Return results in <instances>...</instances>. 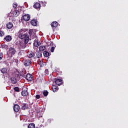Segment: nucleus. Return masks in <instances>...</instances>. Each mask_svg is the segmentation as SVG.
I'll return each mask as SVG.
<instances>
[{"instance_id": "1", "label": "nucleus", "mask_w": 128, "mask_h": 128, "mask_svg": "<svg viewBox=\"0 0 128 128\" xmlns=\"http://www.w3.org/2000/svg\"><path fill=\"white\" fill-rule=\"evenodd\" d=\"M18 38L20 40H24L25 44H28L30 41V36L28 34V30L26 28H22L19 30L18 33Z\"/></svg>"}, {"instance_id": "2", "label": "nucleus", "mask_w": 128, "mask_h": 128, "mask_svg": "<svg viewBox=\"0 0 128 128\" xmlns=\"http://www.w3.org/2000/svg\"><path fill=\"white\" fill-rule=\"evenodd\" d=\"M28 34L30 36V38L29 40H32L34 42V46L36 48H38V46H40V42L38 41V36L36 34V33L34 32L32 30H30L28 31Z\"/></svg>"}, {"instance_id": "3", "label": "nucleus", "mask_w": 128, "mask_h": 128, "mask_svg": "<svg viewBox=\"0 0 128 128\" xmlns=\"http://www.w3.org/2000/svg\"><path fill=\"white\" fill-rule=\"evenodd\" d=\"M26 72H24V73H20L18 72H16L14 74H12V76L10 78V80L12 82V83L14 84H16V82H18V80H20V76L22 78H24L26 76Z\"/></svg>"}, {"instance_id": "4", "label": "nucleus", "mask_w": 128, "mask_h": 128, "mask_svg": "<svg viewBox=\"0 0 128 128\" xmlns=\"http://www.w3.org/2000/svg\"><path fill=\"white\" fill-rule=\"evenodd\" d=\"M16 48H14L11 47L8 50V54L9 56H14V54H16Z\"/></svg>"}, {"instance_id": "5", "label": "nucleus", "mask_w": 128, "mask_h": 128, "mask_svg": "<svg viewBox=\"0 0 128 128\" xmlns=\"http://www.w3.org/2000/svg\"><path fill=\"white\" fill-rule=\"evenodd\" d=\"M22 19L25 20V22H28L30 20V15L28 14H26L22 16Z\"/></svg>"}, {"instance_id": "6", "label": "nucleus", "mask_w": 128, "mask_h": 128, "mask_svg": "<svg viewBox=\"0 0 128 128\" xmlns=\"http://www.w3.org/2000/svg\"><path fill=\"white\" fill-rule=\"evenodd\" d=\"M32 64V61L30 59H26L24 62V66H30Z\"/></svg>"}, {"instance_id": "7", "label": "nucleus", "mask_w": 128, "mask_h": 128, "mask_svg": "<svg viewBox=\"0 0 128 128\" xmlns=\"http://www.w3.org/2000/svg\"><path fill=\"white\" fill-rule=\"evenodd\" d=\"M26 80L29 82H32V76L30 74H28L26 76Z\"/></svg>"}, {"instance_id": "8", "label": "nucleus", "mask_w": 128, "mask_h": 128, "mask_svg": "<svg viewBox=\"0 0 128 128\" xmlns=\"http://www.w3.org/2000/svg\"><path fill=\"white\" fill-rule=\"evenodd\" d=\"M22 96H28V90H23L22 92Z\"/></svg>"}, {"instance_id": "9", "label": "nucleus", "mask_w": 128, "mask_h": 128, "mask_svg": "<svg viewBox=\"0 0 128 128\" xmlns=\"http://www.w3.org/2000/svg\"><path fill=\"white\" fill-rule=\"evenodd\" d=\"M14 110L16 112H18L20 110V106L18 104H15L14 106Z\"/></svg>"}, {"instance_id": "10", "label": "nucleus", "mask_w": 128, "mask_h": 128, "mask_svg": "<svg viewBox=\"0 0 128 128\" xmlns=\"http://www.w3.org/2000/svg\"><path fill=\"white\" fill-rule=\"evenodd\" d=\"M55 84H57V86H60L62 84V79H57L55 80Z\"/></svg>"}, {"instance_id": "11", "label": "nucleus", "mask_w": 128, "mask_h": 128, "mask_svg": "<svg viewBox=\"0 0 128 128\" xmlns=\"http://www.w3.org/2000/svg\"><path fill=\"white\" fill-rule=\"evenodd\" d=\"M28 108V105L26 103L22 104V110H24Z\"/></svg>"}, {"instance_id": "12", "label": "nucleus", "mask_w": 128, "mask_h": 128, "mask_svg": "<svg viewBox=\"0 0 128 128\" xmlns=\"http://www.w3.org/2000/svg\"><path fill=\"white\" fill-rule=\"evenodd\" d=\"M27 56L28 58H34V53L33 52H28Z\"/></svg>"}, {"instance_id": "13", "label": "nucleus", "mask_w": 128, "mask_h": 128, "mask_svg": "<svg viewBox=\"0 0 128 128\" xmlns=\"http://www.w3.org/2000/svg\"><path fill=\"white\" fill-rule=\"evenodd\" d=\"M12 36L8 35L6 36L5 38H4V40H6V42H10L12 40Z\"/></svg>"}, {"instance_id": "14", "label": "nucleus", "mask_w": 128, "mask_h": 128, "mask_svg": "<svg viewBox=\"0 0 128 128\" xmlns=\"http://www.w3.org/2000/svg\"><path fill=\"white\" fill-rule=\"evenodd\" d=\"M33 8H34L38 9V8H40V3L36 2Z\"/></svg>"}, {"instance_id": "15", "label": "nucleus", "mask_w": 128, "mask_h": 128, "mask_svg": "<svg viewBox=\"0 0 128 128\" xmlns=\"http://www.w3.org/2000/svg\"><path fill=\"white\" fill-rule=\"evenodd\" d=\"M58 24V23L56 22H54L51 24V26L52 28H56Z\"/></svg>"}, {"instance_id": "16", "label": "nucleus", "mask_w": 128, "mask_h": 128, "mask_svg": "<svg viewBox=\"0 0 128 128\" xmlns=\"http://www.w3.org/2000/svg\"><path fill=\"white\" fill-rule=\"evenodd\" d=\"M12 26L13 25L12 22H10L6 24V28H8L9 30H10V28H12Z\"/></svg>"}, {"instance_id": "17", "label": "nucleus", "mask_w": 128, "mask_h": 128, "mask_svg": "<svg viewBox=\"0 0 128 128\" xmlns=\"http://www.w3.org/2000/svg\"><path fill=\"white\" fill-rule=\"evenodd\" d=\"M30 24H32V26H34L38 25V22H36V20H31Z\"/></svg>"}, {"instance_id": "18", "label": "nucleus", "mask_w": 128, "mask_h": 128, "mask_svg": "<svg viewBox=\"0 0 128 128\" xmlns=\"http://www.w3.org/2000/svg\"><path fill=\"white\" fill-rule=\"evenodd\" d=\"M39 50L40 52H44V50H46V46H42L39 47Z\"/></svg>"}, {"instance_id": "19", "label": "nucleus", "mask_w": 128, "mask_h": 128, "mask_svg": "<svg viewBox=\"0 0 128 128\" xmlns=\"http://www.w3.org/2000/svg\"><path fill=\"white\" fill-rule=\"evenodd\" d=\"M58 87L56 86L55 85H53L52 86V91L54 92H56L58 90Z\"/></svg>"}, {"instance_id": "20", "label": "nucleus", "mask_w": 128, "mask_h": 128, "mask_svg": "<svg viewBox=\"0 0 128 128\" xmlns=\"http://www.w3.org/2000/svg\"><path fill=\"white\" fill-rule=\"evenodd\" d=\"M28 128H36V124L34 123H30L28 126Z\"/></svg>"}, {"instance_id": "21", "label": "nucleus", "mask_w": 128, "mask_h": 128, "mask_svg": "<svg viewBox=\"0 0 128 128\" xmlns=\"http://www.w3.org/2000/svg\"><path fill=\"white\" fill-rule=\"evenodd\" d=\"M18 14H20V11L16 10L14 12V16H18Z\"/></svg>"}, {"instance_id": "22", "label": "nucleus", "mask_w": 128, "mask_h": 128, "mask_svg": "<svg viewBox=\"0 0 128 128\" xmlns=\"http://www.w3.org/2000/svg\"><path fill=\"white\" fill-rule=\"evenodd\" d=\"M44 56L48 58V57L50 56V53H48V52L47 51H44Z\"/></svg>"}, {"instance_id": "23", "label": "nucleus", "mask_w": 128, "mask_h": 128, "mask_svg": "<svg viewBox=\"0 0 128 128\" xmlns=\"http://www.w3.org/2000/svg\"><path fill=\"white\" fill-rule=\"evenodd\" d=\"M6 72H8V69L6 68H2L1 70V72H2V74H6Z\"/></svg>"}, {"instance_id": "24", "label": "nucleus", "mask_w": 128, "mask_h": 128, "mask_svg": "<svg viewBox=\"0 0 128 128\" xmlns=\"http://www.w3.org/2000/svg\"><path fill=\"white\" fill-rule=\"evenodd\" d=\"M36 57L38 58H42V53L40 52H38L36 53Z\"/></svg>"}, {"instance_id": "25", "label": "nucleus", "mask_w": 128, "mask_h": 128, "mask_svg": "<svg viewBox=\"0 0 128 128\" xmlns=\"http://www.w3.org/2000/svg\"><path fill=\"white\" fill-rule=\"evenodd\" d=\"M43 94L44 96H48V90H44V92H43Z\"/></svg>"}, {"instance_id": "26", "label": "nucleus", "mask_w": 128, "mask_h": 128, "mask_svg": "<svg viewBox=\"0 0 128 128\" xmlns=\"http://www.w3.org/2000/svg\"><path fill=\"white\" fill-rule=\"evenodd\" d=\"M4 36V32L0 30V36Z\"/></svg>"}, {"instance_id": "27", "label": "nucleus", "mask_w": 128, "mask_h": 128, "mask_svg": "<svg viewBox=\"0 0 128 128\" xmlns=\"http://www.w3.org/2000/svg\"><path fill=\"white\" fill-rule=\"evenodd\" d=\"M8 45L6 44H2V48H8Z\"/></svg>"}, {"instance_id": "28", "label": "nucleus", "mask_w": 128, "mask_h": 128, "mask_svg": "<svg viewBox=\"0 0 128 128\" xmlns=\"http://www.w3.org/2000/svg\"><path fill=\"white\" fill-rule=\"evenodd\" d=\"M14 90H15V92H20V88H18V87H15Z\"/></svg>"}, {"instance_id": "29", "label": "nucleus", "mask_w": 128, "mask_h": 128, "mask_svg": "<svg viewBox=\"0 0 128 128\" xmlns=\"http://www.w3.org/2000/svg\"><path fill=\"white\" fill-rule=\"evenodd\" d=\"M54 46H52L50 48V52H54Z\"/></svg>"}, {"instance_id": "30", "label": "nucleus", "mask_w": 128, "mask_h": 128, "mask_svg": "<svg viewBox=\"0 0 128 128\" xmlns=\"http://www.w3.org/2000/svg\"><path fill=\"white\" fill-rule=\"evenodd\" d=\"M41 4L43 6H46V2H41Z\"/></svg>"}, {"instance_id": "31", "label": "nucleus", "mask_w": 128, "mask_h": 128, "mask_svg": "<svg viewBox=\"0 0 128 128\" xmlns=\"http://www.w3.org/2000/svg\"><path fill=\"white\" fill-rule=\"evenodd\" d=\"M36 98H37L38 100L39 98H40V95H38V94H36Z\"/></svg>"}, {"instance_id": "32", "label": "nucleus", "mask_w": 128, "mask_h": 128, "mask_svg": "<svg viewBox=\"0 0 128 128\" xmlns=\"http://www.w3.org/2000/svg\"><path fill=\"white\" fill-rule=\"evenodd\" d=\"M46 74H48V70L46 69L44 71Z\"/></svg>"}, {"instance_id": "33", "label": "nucleus", "mask_w": 128, "mask_h": 128, "mask_svg": "<svg viewBox=\"0 0 128 128\" xmlns=\"http://www.w3.org/2000/svg\"><path fill=\"white\" fill-rule=\"evenodd\" d=\"M18 6V3H16L15 4H14V5L13 6V8H16V6Z\"/></svg>"}, {"instance_id": "34", "label": "nucleus", "mask_w": 128, "mask_h": 128, "mask_svg": "<svg viewBox=\"0 0 128 128\" xmlns=\"http://www.w3.org/2000/svg\"><path fill=\"white\" fill-rule=\"evenodd\" d=\"M2 54L0 53V60H2Z\"/></svg>"}, {"instance_id": "35", "label": "nucleus", "mask_w": 128, "mask_h": 128, "mask_svg": "<svg viewBox=\"0 0 128 128\" xmlns=\"http://www.w3.org/2000/svg\"><path fill=\"white\" fill-rule=\"evenodd\" d=\"M50 122H52V120L51 119H48V122H49V124H50Z\"/></svg>"}, {"instance_id": "36", "label": "nucleus", "mask_w": 128, "mask_h": 128, "mask_svg": "<svg viewBox=\"0 0 128 128\" xmlns=\"http://www.w3.org/2000/svg\"><path fill=\"white\" fill-rule=\"evenodd\" d=\"M22 48V46H20V48Z\"/></svg>"}, {"instance_id": "37", "label": "nucleus", "mask_w": 128, "mask_h": 128, "mask_svg": "<svg viewBox=\"0 0 128 128\" xmlns=\"http://www.w3.org/2000/svg\"><path fill=\"white\" fill-rule=\"evenodd\" d=\"M51 44H52V42H50Z\"/></svg>"}]
</instances>
